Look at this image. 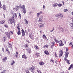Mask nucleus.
Segmentation results:
<instances>
[{
  "instance_id": "1",
  "label": "nucleus",
  "mask_w": 73,
  "mask_h": 73,
  "mask_svg": "<svg viewBox=\"0 0 73 73\" xmlns=\"http://www.w3.org/2000/svg\"><path fill=\"white\" fill-rule=\"evenodd\" d=\"M19 7L20 8H22L23 13H25L27 11L25 9V6L24 5H20L19 6Z\"/></svg>"
},
{
  "instance_id": "2",
  "label": "nucleus",
  "mask_w": 73,
  "mask_h": 73,
  "mask_svg": "<svg viewBox=\"0 0 73 73\" xmlns=\"http://www.w3.org/2000/svg\"><path fill=\"white\" fill-rule=\"evenodd\" d=\"M14 21V19L13 18L12 19H9V20L8 21V22L9 24H12L13 23Z\"/></svg>"
},
{
  "instance_id": "3",
  "label": "nucleus",
  "mask_w": 73,
  "mask_h": 73,
  "mask_svg": "<svg viewBox=\"0 0 73 73\" xmlns=\"http://www.w3.org/2000/svg\"><path fill=\"white\" fill-rule=\"evenodd\" d=\"M69 54V52H66L65 54V57L64 58V60L66 61V58H68V54Z\"/></svg>"
},
{
  "instance_id": "4",
  "label": "nucleus",
  "mask_w": 73,
  "mask_h": 73,
  "mask_svg": "<svg viewBox=\"0 0 73 73\" xmlns=\"http://www.w3.org/2000/svg\"><path fill=\"white\" fill-rule=\"evenodd\" d=\"M15 8L14 7L13 9V11H17L18 9H19V6H15Z\"/></svg>"
},
{
  "instance_id": "5",
  "label": "nucleus",
  "mask_w": 73,
  "mask_h": 73,
  "mask_svg": "<svg viewBox=\"0 0 73 73\" xmlns=\"http://www.w3.org/2000/svg\"><path fill=\"white\" fill-rule=\"evenodd\" d=\"M54 40L56 42H57V43H59V45L62 42V40H60L59 41L58 40H57L56 39H54Z\"/></svg>"
},
{
  "instance_id": "6",
  "label": "nucleus",
  "mask_w": 73,
  "mask_h": 73,
  "mask_svg": "<svg viewBox=\"0 0 73 73\" xmlns=\"http://www.w3.org/2000/svg\"><path fill=\"white\" fill-rule=\"evenodd\" d=\"M5 34L7 36V37L9 38H10V37L11 36V35L9 34V33L8 32H5Z\"/></svg>"
},
{
  "instance_id": "7",
  "label": "nucleus",
  "mask_w": 73,
  "mask_h": 73,
  "mask_svg": "<svg viewBox=\"0 0 73 73\" xmlns=\"http://www.w3.org/2000/svg\"><path fill=\"white\" fill-rule=\"evenodd\" d=\"M63 54V52H62V50H60V54L59 55V57H61Z\"/></svg>"
},
{
  "instance_id": "8",
  "label": "nucleus",
  "mask_w": 73,
  "mask_h": 73,
  "mask_svg": "<svg viewBox=\"0 0 73 73\" xmlns=\"http://www.w3.org/2000/svg\"><path fill=\"white\" fill-rule=\"evenodd\" d=\"M42 11H41L40 12L38 13L37 14V16L38 17L40 16V15H41L42 13Z\"/></svg>"
},
{
  "instance_id": "9",
  "label": "nucleus",
  "mask_w": 73,
  "mask_h": 73,
  "mask_svg": "<svg viewBox=\"0 0 73 73\" xmlns=\"http://www.w3.org/2000/svg\"><path fill=\"white\" fill-rule=\"evenodd\" d=\"M38 26L40 28H42V27H44V24H42L41 23H39L38 24Z\"/></svg>"
},
{
  "instance_id": "10",
  "label": "nucleus",
  "mask_w": 73,
  "mask_h": 73,
  "mask_svg": "<svg viewBox=\"0 0 73 73\" xmlns=\"http://www.w3.org/2000/svg\"><path fill=\"white\" fill-rule=\"evenodd\" d=\"M8 46L10 48H11L12 46V44H11V43L9 42H8Z\"/></svg>"
},
{
  "instance_id": "11",
  "label": "nucleus",
  "mask_w": 73,
  "mask_h": 73,
  "mask_svg": "<svg viewBox=\"0 0 73 73\" xmlns=\"http://www.w3.org/2000/svg\"><path fill=\"white\" fill-rule=\"evenodd\" d=\"M58 29H60L62 32H63V31H64V29L60 27H59Z\"/></svg>"
},
{
  "instance_id": "12",
  "label": "nucleus",
  "mask_w": 73,
  "mask_h": 73,
  "mask_svg": "<svg viewBox=\"0 0 73 73\" xmlns=\"http://www.w3.org/2000/svg\"><path fill=\"white\" fill-rule=\"evenodd\" d=\"M22 57L23 58H24L25 59H27V56H25V54H24L22 56Z\"/></svg>"
},
{
  "instance_id": "13",
  "label": "nucleus",
  "mask_w": 73,
  "mask_h": 73,
  "mask_svg": "<svg viewBox=\"0 0 73 73\" xmlns=\"http://www.w3.org/2000/svg\"><path fill=\"white\" fill-rule=\"evenodd\" d=\"M44 52L45 54H46V55H49V52H48V51L47 50L45 51Z\"/></svg>"
},
{
  "instance_id": "14",
  "label": "nucleus",
  "mask_w": 73,
  "mask_h": 73,
  "mask_svg": "<svg viewBox=\"0 0 73 73\" xmlns=\"http://www.w3.org/2000/svg\"><path fill=\"white\" fill-rule=\"evenodd\" d=\"M29 36L30 38H31V40H33V36H32V35L31 34H30L29 35Z\"/></svg>"
},
{
  "instance_id": "15",
  "label": "nucleus",
  "mask_w": 73,
  "mask_h": 73,
  "mask_svg": "<svg viewBox=\"0 0 73 73\" xmlns=\"http://www.w3.org/2000/svg\"><path fill=\"white\" fill-rule=\"evenodd\" d=\"M31 70H34L35 69V67L33 66H31Z\"/></svg>"
},
{
  "instance_id": "16",
  "label": "nucleus",
  "mask_w": 73,
  "mask_h": 73,
  "mask_svg": "<svg viewBox=\"0 0 73 73\" xmlns=\"http://www.w3.org/2000/svg\"><path fill=\"white\" fill-rule=\"evenodd\" d=\"M57 5H58V4L54 3V4L53 6L54 8H55V7H57Z\"/></svg>"
},
{
  "instance_id": "17",
  "label": "nucleus",
  "mask_w": 73,
  "mask_h": 73,
  "mask_svg": "<svg viewBox=\"0 0 73 73\" xmlns=\"http://www.w3.org/2000/svg\"><path fill=\"white\" fill-rule=\"evenodd\" d=\"M25 24L27 25H28V21H27V20L25 19Z\"/></svg>"
},
{
  "instance_id": "18",
  "label": "nucleus",
  "mask_w": 73,
  "mask_h": 73,
  "mask_svg": "<svg viewBox=\"0 0 73 73\" xmlns=\"http://www.w3.org/2000/svg\"><path fill=\"white\" fill-rule=\"evenodd\" d=\"M17 35L19 36L21 35V32H20V30H19V31L17 33Z\"/></svg>"
},
{
  "instance_id": "19",
  "label": "nucleus",
  "mask_w": 73,
  "mask_h": 73,
  "mask_svg": "<svg viewBox=\"0 0 73 73\" xmlns=\"http://www.w3.org/2000/svg\"><path fill=\"white\" fill-rule=\"evenodd\" d=\"M44 64H45V63L43 62H41L39 63V64L40 65H44Z\"/></svg>"
},
{
  "instance_id": "20",
  "label": "nucleus",
  "mask_w": 73,
  "mask_h": 73,
  "mask_svg": "<svg viewBox=\"0 0 73 73\" xmlns=\"http://www.w3.org/2000/svg\"><path fill=\"white\" fill-rule=\"evenodd\" d=\"M21 33H22V36H25V32H24V31L22 32Z\"/></svg>"
},
{
  "instance_id": "21",
  "label": "nucleus",
  "mask_w": 73,
  "mask_h": 73,
  "mask_svg": "<svg viewBox=\"0 0 73 73\" xmlns=\"http://www.w3.org/2000/svg\"><path fill=\"white\" fill-rule=\"evenodd\" d=\"M7 57H5L3 59V61H6L7 60Z\"/></svg>"
},
{
  "instance_id": "22",
  "label": "nucleus",
  "mask_w": 73,
  "mask_h": 73,
  "mask_svg": "<svg viewBox=\"0 0 73 73\" xmlns=\"http://www.w3.org/2000/svg\"><path fill=\"white\" fill-rule=\"evenodd\" d=\"M35 49H39V47H38V46H37V45H36L35 47Z\"/></svg>"
},
{
  "instance_id": "23",
  "label": "nucleus",
  "mask_w": 73,
  "mask_h": 73,
  "mask_svg": "<svg viewBox=\"0 0 73 73\" xmlns=\"http://www.w3.org/2000/svg\"><path fill=\"white\" fill-rule=\"evenodd\" d=\"M19 56V54H18V52H16V54H15V56L16 58H17L18 56Z\"/></svg>"
},
{
  "instance_id": "24",
  "label": "nucleus",
  "mask_w": 73,
  "mask_h": 73,
  "mask_svg": "<svg viewBox=\"0 0 73 73\" xmlns=\"http://www.w3.org/2000/svg\"><path fill=\"white\" fill-rule=\"evenodd\" d=\"M3 8L4 10H5L6 9V6L3 5Z\"/></svg>"
},
{
  "instance_id": "25",
  "label": "nucleus",
  "mask_w": 73,
  "mask_h": 73,
  "mask_svg": "<svg viewBox=\"0 0 73 73\" xmlns=\"http://www.w3.org/2000/svg\"><path fill=\"white\" fill-rule=\"evenodd\" d=\"M38 23H42V19H39V20L38 21Z\"/></svg>"
},
{
  "instance_id": "26",
  "label": "nucleus",
  "mask_w": 73,
  "mask_h": 73,
  "mask_svg": "<svg viewBox=\"0 0 73 73\" xmlns=\"http://www.w3.org/2000/svg\"><path fill=\"white\" fill-rule=\"evenodd\" d=\"M59 16H60L61 17H63V15H62V14L60 13L59 14Z\"/></svg>"
},
{
  "instance_id": "27",
  "label": "nucleus",
  "mask_w": 73,
  "mask_h": 73,
  "mask_svg": "<svg viewBox=\"0 0 73 73\" xmlns=\"http://www.w3.org/2000/svg\"><path fill=\"white\" fill-rule=\"evenodd\" d=\"M5 22V21H4V20L0 21V23H1L2 24H4V23Z\"/></svg>"
},
{
  "instance_id": "28",
  "label": "nucleus",
  "mask_w": 73,
  "mask_h": 73,
  "mask_svg": "<svg viewBox=\"0 0 73 73\" xmlns=\"http://www.w3.org/2000/svg\"><path fill=\"white\" fill-rule=\"evenodd\" d=\"M6 50L7 53H9V54H10V52H9V49H8L7 48Z\"/></svg>"
},
{
  "instance_id": "29",
  "label": "nucleus",
  "mask_w": 73,
  "mask_h": 73,
  "mask_svg": "<svg viewBox=\"0 0 73 73\" xmlns=\"http://www.w3.org/2000/svg\"><path fill=\"white\" fill-rule=\"evenodd\" d=\"M13 32L12 31H10L9 33V34L10 35V36L11 35H12V34H13Z\"/></svg>"
},
{
  "instance_id": "30",
  "label": "nucleus",
  "mask_w": 73,
  "mask_h": 73,
  "mask_svg": "<svg viewBox=\"0 0 73 73\" xmlns=\"http://www.w3.org/2000/svg\"><path fill=\"white\" fill-rule=\"evenodd\" d=\"M66 61V62H67V64H70V63H69V60H67L66 59V60H65Z\"/></svg>"
},
{
  "instance_id": "31",
  "label": "nucleus",
  "mask_w": 73,
  "mask_h": 73,
  "mask_svg": "<svg viewBox=\"0 0 73 73\" xmlns=\"http://www.w3.org/2000/svg\"><path fill=\"white\" fill-rule=\"evenodd\" d=\"M36 57H39V54H38V53H36Z\"/></svg>"
},
{
  "instance_id": "32",
  "label": "nucleus",
  "mask_w": 73,
  "mask_h": 73,
  "mask_svg": "<svg viewBox=\"0 0 73 73\" xmlns=\"http://www.w3.org/2000/svg\"><path fill=\"white\" fill-rule=\"evenodd\" d=\"M19 16H20V19H21V15L20 14V13H18Z\"/></svg>"
},
{
  "instance_id": "33",
  "label": "nucleus",
  "mask_w": 73,
  "mask_h": 73,
  "mask_svg": "<svg viewBox=\"0 0 73 73\" xmlns=\"http://www.w3.org/2000/svg\"><path fill=\"white\" fill-rule=\"evenodd\" d=\"M37 71L38 73H42L41 71L40 70H38Z\"/></svg>"
},
{
  "instance_id": "34",
  "label": "nucleus",
  "mask_w": 73,
  "mask_h": 73,
  "mask_svg": "<svg viewBox=\"0 0 73 73\" xmlns=\"http://www.w3.org/2000/svg\"><path fill=\"white\" fill-rule=\"evenodd\" d=\"M64 45V44L62 43V42L60 44V46H63Z\"/></svg>"
},
{
  "instance_id": "35",
  "label": "nucleus",
  "mask_w": 73,
  "mask_h": 73,
  "mask_svg": "<svg viewBox=\"0 0 73 73\" xmlns=\"http://www.w3.org/2000/svg\"><path fill=\"white\" fill-rule=\"evenodd\" d=\"M28 50L29 52L30 53L31 52V48H29L28 49Z\"/></svg>"
},
{
  "instance_id": "36",
  "label": "nucleus",
  "mask_w": 73,
  "mask_h": 73,
  "mask_svg": "<svg viewBox=\"0 0 73 73\" xmlns=\"http://www.w3.org/2000/svg\"><path fill=\"white\" fill-rule=\"evenodd\" d=\"M4 27H5L6 28H8V27L7 25H4Z\"/></svg>"
},
{
  "instance_id": "37",
  "label": "nucleus",
  "mask_w": 73,
  "mask_h": 73,
  "mask_svg": "<svg viewBox=\"0 0 73 73\" xmlns=\"http://www.w3.org/2000/svg\"><path fill=\"white\" fill-rule=\"evenodd\" d=\"M70 25H71V27H73V23H70Z\"/></svg>"
},
{
  "instance_id": "38",
  "label": "nucleus",
  "mask_w": 73,
  "mask_h": 73,
  "mask_svg": "<svg viewBox=\"0 0 73 73\" xmlns=\"http://www.w3.org/2000/svg\"><path fill=\"white\" fill-rule=\"evenodd\" d=\"M58 6L59 7H61V6H62V4L61 3H59L58 4Z\"/></svg>"
},
{
  "instance_id": "39",
  "label": "nucleus",
  "mask_w": 73,
  "mask_h": 73,
  "mask_svg": "<svg viewBox=\"0 0 73 73\" xmlns=\"http://www.w3.org/2000/svg\"><path fill=\"white\" fill-rule=\"evenodd\" d=\"M72 65H71L69 67V68L68 69V70H70L71 68H72Z\"/></svg>"
},
{
  "instance_id": "40",
  "label": "nucleus",
  "mask_w": 73,
  "mask_h": 73,
  "mask_svg": "<svg viewBox=\"0 0 73 73\" xmlns=\"http://www.w3.org/2000/svg\"><path fill=\"white\" fill-rule=\"evenodd\" d=\"M43 37L44 38H45V39H46V36L45 35H43Z\"/></svg>"
},
{
  "instance_id": "41",
  "label": "nucleus",
  "mask_w": 73,
  "mask_h": 73,
  "mask_svg": "<svg viewBox=\"0 0 73 73\" xmlns=\"http://www.w3.org/2000/svg\"><path fill=\"white\" fill-rule=\"evenodd\" d=\"M12 61L13 62L11 63V65H13V64H15V61L13 60Z\"/></svg>"
},
{
  "instance_id": "42",
  "label": "nucleus",
  "mask_w": 73,
  "mask_h": 73,
  "mask_svg": "<svg viewBox=\"0 0 73 73\" xmlns=\"http://www.w3.org/2000/svg\"><path fill=\"white\" fill-rule=\"evenodd\" d=\"M26 72L27 73H29V70H26Z\"/></svg>"
},
{
  "instance_id": "43",
  "label": "nucleus",
  "mask_w": 73,
  "mask_h": 73,
  "mask_svg": "<svg viewBox=\"0 0 73 73\" xmlns=\"http://www.w3.org/2000/svg\"><path fill=\"white\" fill-rule=\"evenodd\" d=\"M39 19H41V20H42V16H40L39 18Z\"/></svg>"
},
{
  "instance_id": "44",
  "label": "nucleus",
  "mask_w": 73,
  "mask_h": 73,
  "mask_svg": "<svg viewBox=\"0 0 73 73\" xmlns=\"http://www.w3.org/2000/svg\"><path fill=\"white\" fill-rule=\"evenodd\" d=\"M54 27H53V30H52L50 31V32H53V31H54Z\"/></svg>"
},
{
  "instance_id": "45",
  "label": "nucleus",
  "mask_w": 73,
  "mask_h": 73,
  "mask_svg": "<svg viewBox=\"0 0 73 73\" xmlns=\"http://www.w3.org/2000/svg\"><path fill=\"white\" fill-rule=\"evenodd\" d=\"M17 28L18 29L19 31H20V27H19V26H18L17 27Z\"/></svg>"
},
{
  "instance_id": "46",
  "label": "nucleus",
  "mask_w": 73,
  "mask_h": 73,
  "mask_svg": "<svg viewBox=\"0 0 73 73\" xmlns=\"http://www.w3.org/2000/svg\"><path fill=\"white\" fill-rule=\"evenodd\" d=\"M0 8L1 9L2 8V5L1 3H0Z\"/></svg>"
},
{
  "instance_id": "47",
  "label": "nucleus",
  "mask_w": 73,
  "mask_h": 73,
  "mask_svg": "<svg viewBox=\"0 0 73 73\" xmlns=\"http://www.w3.org/2000/svg\"><path fill=\"white\" fill-rule=\"evenodd\" d=\"M55 57H57V54H56V52H55Z\"/></svg>"
},
{
  "instance_id": "48",
  "label": "nucleus",
  "mask_w": 73,
  "mask_h": 73,
  "mask_svg": "<svg viewBox=\"0 0 73 73\" xmlns=\"http://www.w3.org/2000/svg\"><path fill=\"white\" fill-rule=\"evenodd\" d=\"M14 15H15V17H17V15H16V13H15Z\"/></svg>"
},
{
  "instance_id": "49",
  "label": "nucleus",
  "mask_w": 73,
  "mask_h": 73,
  "mask_svg": "<svg viewBox=\"0 0 73 73\" xmlns=\"http://www.w3.org/2000/svg\"><path fill=\"white\" fill-rule=\"evenodd\" d=\"M52 45L53 46H54V45L55 44V43L54 42H52Z\"/></svg>"
},
{
  "instance_id": "50",
  "label": "nucleus",
  "mask_w": 73,
  "mask_h": 73,
  "mask_svg": "<svg viewBox=\"0 0 73 73\" xmlns=\"http://www.w3.org/2000/svg\"><path fill=\"white\" fill-rule=\"evenodd\" d=\"M67 11H68V10H67V9H64V12H67Z\"/></svg>"
},
{
  "instance_id": "51",
  "label": "nucleus",
  "mask_w": 73,
  "mask_h": 73,
  "mask_svg": "<svg viewBox=\"0 0 73 73\" xmlns=\"http://www.w3.org/2000/svg\"><path fill=\"white\" fill-rule=\"evenodd\" d=\"M31 72H32L33 73H34V72H35V71H34V70H31Z\"/></svg>"
},
{
  "instance_id": "52",
  "label": "nucleus",
  "mask_w": 73,
  "mask_h": 73,
  "mask_svg": "<svg viewBox=\"0 0 73 73\" xmlns=\"http://www.w3.org/2000/svg\"><path fill=\"white\" fill-rule=\"evenodd\" d=\"M44 47L48 48V44H46V45Z\"/></svg>"
},
{
  "instance_id": "53",
  "label": "nucleus",
  "mask_w": 73,
  "mask_h": 73,
  "mask_svg": "<svg viewBox=\"0 0 73 73\" xmlns=\"http://www.w3.org/2000/svg\"><path fill=\"white\" fill-rule=\"evenodd\" d=\"M45 5L43 6V9H45Z\"/></svg>"
},
{
  "instance_id": "54",
  "label": "nucleus",
  "mask_w": 73,
  "mask_h": 73,
  "mask_svg": "<svg viewBox=\"0 0 73 73\" xmlns=\"http://www.w3.org/2000/svg\"><path fill=\"white\" fill-rule=\"evenodd\" d=\"M59 16V14H57L55 15L56 17H58Z\"/></svg>"
},
{
  "instance_id": "55",
  "label": "nucleus",
  "mask_w": 73,
  "mask_h": 73,
  "mask_svg": "<svg viewBox=\"0 0 73 73\" xmlns=\"http://www.w3.org/2000/svg\"><path fill=\"white\" fill-rule=\"evenodd\" d=\"M72 42H70L69 44L70 45H72Z\"/></svg>"
},
{
  "instance_id": "56",
  "label": "nucleus",
  "mask_w": 73,
  "mask_h": 73,
  "mask_svg": "<svg viewBox=\"0 0 73 73\" xmlns=\"http://www.w3.org/2000/svg\"><path fill=\"white\" fill-rule=\"evenodd\" d=\"M6 72V70H5L3 71L2 72L3 73H5V72Z\"/></svg>"
},
{
  "instance_id": "57",
  "label": "nucleus",
  "mask_w": 73,
  "mask_h": 73,
  "mask_svg": "<svg viewBox=\"0 0 73 73\" xmlns=\"http://www.w3.org/2000/svg\"><path fill=\"white\" fill-rule=\"evenodd\" d=\"M66 52H68V48H66Z\"/></svg>"
},
{
  "instance_id": "58",
  "label": "nucleus",
  "mask_w": 73,
  "mask_h": 73,
  "mask_svg": "<svg viewBox=\"0 0 73 73\" xmlns=\"http://www.w3.org/2000/svg\"><path fill=\"white\" fill-rule=\"evenodd\" d=\"M54 47V46H52V45H51V48L52 49H53Z\"/></svg>"
},
{
  "instance_id": "59",
  "label": "nucleus",
  "mask_w": 73,
  "mask_h": 73,
  "mask_svg": "<svg viewBox=\"0 0 73 73\" xmlns=\"http://www.w3.org/2000/svg\"><path fill=\"white\" fill-rule=\"evenodd\" d=\"M3 41L4 42H5V39L3 38Z\"/></svg>"
},
{
  "instance_id": "60",
  "label": "nucleus",
  "mask_w": 73,
  "mask_h": 73,
  "mask_svg": "<svg viewBox=\"0 0 73 73\" xmlns=\"http://www.w3.org/2000/svg\"><path fill=\"white\" fill-rule=\"evenodd\" d=\"M21 29V31L22 32H23V31H24V30H23V29Z\"/></svg>"
},
{
  "instance_id": "61",
  "label": "nucleus",
  "mask_w": 73,
  "mask_h": 73,
  "mask_svg": "<svg viewBox=\"0 0 73 73\" xmlns=\"http://www.w3.org/2000/svg\"><path fill=\"white\" fill-rule=\"evenodd\" d=\"M53 60L51 59L50 60V62H53Z\"/></svg>"
},
{
  "instance_id": "62",
  "label": "nucleus",
  "mask_w": 73,
  "mask_h": 73,
  "mask_svg": "<svg viewBox=\"0 0 73 73\" xmlns=\"http://www.w3.org/2000/svg\"><path fill=\"white\" fill-rule=\"evenodd\" d=\"M57 62H58V61H57V60L56 61L55 63H56V64H57Z\"/></svg>"
},
{
  "instance_id": "63",
  "label": "nucleus",
  "mask_w": 73,
  "mask_h": 73,
  "mask_svg": "<svg viewBox=\"0 0 73 73\" xmlns=\"http://www.w3.org/2000/svg\"><path fill=\"white\" fill-rule=\"evenodd\" d=\"M27 47H28V46H27V45H25V48H27Z\"/></svg>"
},
{
  "instance_id": "64",
  "label": "nucleus",
  "mask_w": 73,
  "mask_h": 73,
  "mask_svg": "<svg viewBox=\"0 0 73 73\" xmlns=\"http://www.w3.org/2000/svg\"><path fill=\"white\" fill-rule=\"evenodd\" d=\"M27 42H29V43L30 42H29V41L28 40H27Z\"/></svg>"
}]
</instances>
